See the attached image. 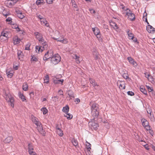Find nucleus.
I'll return each instance as SVG.
<instances>
[{
	"label": "nucleus",
	"mask_w": 155,
	"mask_h": 155,
	"mask_svg": "<svg viewBox=\"0 0 155 155\" xmlns=\"http://www.w3.org/2000/svg\"><path fill=\"white\" fill-rule=\"evenodd\" d=\"M52 38L58 41H59L63 44H66L68 43V40L66 38H64L63 35L58 31H56L54 33V36Z\"/></svg>",
	"instance_id": "f257e3e1"
},
{
	"label": "nucleus",
	"mask_w": 155,
	"mask_h": 155,
	"mask_svg": "<svg viewBox=\"0 0 155 155\" xmlns=\"http://www.w3.org/2000/svg\"><path fill=\"white\" fill-rule=\"evenodd\" d=\"M92 115L94 118H97L99 115V107L96 104H93L91 107Z\"/></svg>",
	"instance_id": "f03ea898"
},
{
	"label": "nucleus",
	"mask_w": 155,
	"mask_h": 155,
	"mask_svg": "<svg viewBox=\"0 0 155 155\" xmlns=\"http://www.w3.org/2000/svg\"><path fill=\"white\" fill-rule=\"evenodd\" d=\"M12 19L10 18V25L13 28H15V29L16 31L18 32H19L20 34L24 35L25 32L24 30L19 28L16 24L14 22H13L12 21Z\"/></svg>",
	"instance_id": "7ed1b4c3"
},
{
	"label": "nucleus",
	"mask_w": 155,
	"mask_h": 155,
	"mask_svg": "<svg viewBox=\"0 0 155 155\" xmlns=\"http://www.w3.org/2000/svg\"><path fill=\"white\" fill-rule=\"evenodd\" d=\"M10 34V31L8 29L5 28L2 31L0 35V41L2 40V37H4V40H7L8 38V36Z\"/></svg>",
	"instance_id": "20e7f679"
},
{
	"label": "nucleus",
	"mask_w": 155,
	"mask_h": 155,
	"mask_svg": "<svg viewBox=\"0 0 155 155\" xmlns=\"http://www.w3.org/2000/svg\"><path fill=\"white\" fill-rule=\"evenodd\" d=\"M61 57L58 54L54 55L51 59V62L53 64H58L61 61Z\"/></svg>",
	"instance_id": "39448f33"
},
{
	"label": "nucleus",
	"mask_w": 155,
	"mask_h": 155,
	"mask_svg": "<svg viewBox=\"0 0 155 155\" xmlns=\"http://www.w3.org/2000/svg\"><path fill=\"white\" fill-rule=\"evenodd\" d=\"M88 126L92 130H96L98 127V124L97 122L93 119L89 122Z\"/></svg>",
	"instance_id": "423d86ee"
},
{
	"label": "nucleus",
	"mask_w": 155,
	"mask_h": 155,
	"mask_svg": "<svg viewBox=\"0 0 155 155\" xmlns=\"http://www.w3.org/2000/svg\"><path fill=\"white\" fill-rule=\"evenodd\" d=\"M43 46H36L35 47L36 51L38 53L41 52L45 49H46L48 47V45L45 42L41 43Z\"/></svg>",
	"instance_id": "0eeeda50"
},
{
	"label": "nucleus",
	"mask_w": 155,
	"mask_h": 155,
	"mask_svg": "<svg viewBox=\"0 0 155 155\" xmlns=\"http://www.w3.org/2000/svg\"><path fill=\"white\" fill-rule=\"evenodd\" d=\"M54 53L53 51L52 50H50L45 54L43 58V60L47 61L50 58L51 59Z\"/></svg>",
	"instance_id": "6e6552de"
},
{
	"label": "nucleus",
	"mask_w": 155,
	"mask_h": 155,
	"mask_svg": "<svg viewBox=\"0 0 155 155\" xmlns=\"http://www.w3.org/2000/svg\"><path fill=\"white\" fill-rule=\"evenodd\" d=\"M126 15L127 16L129 19L131 21H133L135 19V15L132 13L131 11L127 9L126 10Z\"/></svg>",
	"instance_id": "1a4fd4ad"
},
{
	"label": "nucleus",
	"mask_w": 155,
	"mask_h": 155,
	"mask_svg": "<svg viewBox=\"0 0 155 155\" xmlns=\"http://www.w3.org/2000/svg\"><path fill=\"white\" fill-rule=\"evenodd\" d=\"M143 126L146 130L150 129V126L148 122L144 118H142L141 120Z\"/></svg>",
	"instance_id": "9d476101"
},
{
	"label": "nucleus",
	"mask_w": 155,
	"mask_h": 155,
	"mask_svg": "<svg viewBox=\"0 0 155 155\" xmlns=\"http://www.w3.org/2000/svg\"><path fill=\"white\" fill-rule=\"evenodd\" d=\"M127 33L128 36L129 38L130 39L133 40V41L134 42L137 43H138L137 38L134 37V35L131 33L129 30H128L127 31Z\"/></svg>",
	"instance_id": "9b49d317"
},
{
	"label": "nucleus",
	"mask_w": 155,
	"mask_h": 155,
	"mask_svg": "<svg viewBox=\"0 0 155 155\" xmlns=\"http://www.w3.org/2000/svg\"><path fill=\"white\" fill-rule=\"evenodd\" d=\"M34 35L36 38L38 40L39 42L41 43H44V40L43 39L42 35L38 32H35Z\"/></svg>",
	"instance_id": "f8f14e48"
},
{
	"label": "nucleus",
	"mask_w": 155,
	"mask_h": 155,
	"mask_svg": "<svg viewBox=\"0 0 155 155\" xmlns=\"http://www.w3.org/2000/svg\"><path fill=\"white\" fill-rule=\"evenodd\" d=\"M127 59L130 64L132 65L133 67H137L138 65L137 64L133 58L130 57H129L127 58Z\"/></svg>",
	"instance_id": "ddd939ff"
},
{
	"label": "nucleus",
	"mask_w": 155,
	"mask_h": 155,
	"mask_svg": "<svg viewBox=\"0 0 155 155\" xmlns=\"http://www.w3.org/2000/svg\"><path fill=\"white\" fill-rule=\"evenodd\" d=\"M117 84L120 89L123 90L125 89V82L124 81H118L117 82Z\"/></svg>",
	"instance_id": "4468645a"
},
{
	"label": "nucleus",
	"mask_w": 155,
	"mask_h": 155,
	"mask_svg": "<svg viewBox=\"0 0 155 155\" xmlns=\"http://www.w3.org/2000/svg\"><path fill=\"white\" fill-rule=\"evenodd\" d=\"M37 130L43 136L45 135V132L43 129V127L41 123L40 124H38V125H37Z\"/></svg>",
	"instance_id": "2eb2a0df"
},
{
	"label": "nucleus",
	"mask_w": 155,
	"mask_h": 155,
	"mask_svg": "<svg viewBox=\"0 0 155 155\" xmlns=\"http://www.w3.org/2000/svg\"><path fill=\"white\" fill-rule=\"evenodd\" d=\"M147 30L149 33H154L155 31L154 28L149 25L147 26Z\"/></svg>",
	"instance_id": "dca6fc26"
},
{
	"label": "nucleus",
	"mask_w": 155,
	"mask_h": 155,
	"mask_svg": "<svg viewBox=\"0 0 155 155\" xmlns=\"http://www.w3.org/2000/svg\"><path fill=\"white\" fill-rule=\"evenodd\" d=\"M41 24V25H45L48 27H49V25L48 22L46 21L45 18L40 21Z\"/></svg>",
	"instance_id": "f3484780"
},
{
	"label": "nucleus",
	"mask_w": 155,
	"mask_h": 155,
	"mask_svg": "<svg viewBox=\"0 0 155 155\" xmlns=\"http://www.w3.org/2000/svg\"><path fill=\"white\" fill-rule=\"evenodd\" d=\"M32 120L33 122L36 125L40 124V122L39 121L38 119L35 117L33 116L32 117Z\"/></svg>",
	"instance_id": "a211bd4d"
},
{
	"label": "nucleus",
	"mask_w": 155,
	"mask_h": 155,
	"mask_svg": "<svg viewBox=\"0 0 155 155\" xmlns=\"http://www.w3.org/2000/svg\"><path fill=\"white\" fill-rule=\"evenodd\" d=\"M18 95L19 97L21 99L23 102H26L27 100L25 98V96H24L23 93H22L20 91L18 93Z\"/></svg>",
	"instance_id": "6ab92c4d"
},
{
	"label": "nucleus",
	"mask_w": 155,
	"mask_h": 155,
	"mask_svg": "<svg viewBox=\"0 0 155 155\" xmlns=\"http://www.w3.org/2000/svg\"><path fill=\"white\" fill-rule=\"evenodd\" d=\"M15 12L17 16L20 18L22 19L25 17L23 13L21 11L16 10Z\"/></svg>",
	"instance_id": "aec40b11"
},
{
	"label": "nucleus",
	"mask_w": 155,
	"mask_h": 155,
	"mask_svg": "<svg viewBox=\"0 0 155 155\" xmlns=\"http://www.w3.org/2000/svg\"><path fill=\"white\" fill-rule=\"evenodd\" d=\"M64 81L63 79L58 80L57 78L53 79V82L54 84H62Z\"/></svg>",
	"instance_id": "412c9836"
},
{
	"label": "nucleus",
	"mask_w": 155,
	"mask_h": 155,
	"mask_svg": "<svg viewBox=\"0 0 155 155\" xmlns=\"http://www.w3.org/2000/svg\"><path fill=\"white\" fill-rule=\"evenodd\" d=\"M13 41L14 44L17 45L20 43L21 40L18 38V36H15L13 38Z\"/></svg>",
	"instance_id": "4be33fe9"
},
{
	"label": "nucleus",
	"mask_w": 155,
	"mask_h": 155,
	"mask_svg": "<svg viewBox=\"0 0 155 155\" xmlns=\"http://www.w3.org/2000/svg\"><path fill=\"white\" fill-rule=\"evenodd\" d=\"M92 30L94 34L95 35H97L100 33V30L97 27L92 28Z\"/></svg>",
	"instance_id": "5701e85b"
},
{
	"label": "nucleus",
	"mask_w": 155,
	"mask_h": 155,
	"mask_svg": "<svg viewBox=\"0 0 155 155\" xmlns=\"http://www.w3.org/2000/svg\"><path fill=\"white\" fill-rule=\"evenodd\" d=\"M56 131L57 134L60 136L62 137L63 134L62 130L58 127H56Z\"/></svg>",
	"instance_id": "b1692460"
},
{
	"label": "nucleus",
	"mask_w": 155,
	"mask_h": 155,
	"mask_svg": "<svg viewBox=\"0 0 155 155\" xmlns=\"http://www.w3.org/2000/svg\"><path fill=\"white\" fill-rule=\"evenodd\" d=\"M89 81L94 87H95L96 86H98V85L97 84V83L94 80L91 78H90Z\"/></svg>",
	"instance_id": "393cba45"
},
{
	"label": "nucleus",
	"mask_w": 155,
	"mask_h": 155,
	"mask_svg": "<svg viewBox=\"0 0 155 155\" xmlns=\"http://www.w3.org/2000/svg\"><path fill=\"white\" fill-rule=\"evenodd\" d=\"M69 107L68 105H66L63 108L62 111L65 113H68L69 111Z\"/></svg>",
	"instance_id": "a878e982"
},
{
	"label": "nucleus",
	"mask_w": 155,
	"mask_h": 155,
	"mask_svg": "<svg viewBox=\"0 0 155 155\" xmlns=\"http://www.w3.org/2000/svg\"><path fill=\"white\" fill-rule=\"evenodd\" d=\"M18 58L19 59H21L23 57V53L21 51L18 50Z\"/></svg>",
	"instance_id": "bb28decb"
},
{
	"label": "nucleus",
	"mask_w": 155,
	"mask_h": 155,
	"mask_svg": "<svg viewBox=\"0 0 155 155\" xmlns=\"http://www.w3.org/2000/svg\"><path fill=\"white\" fill-rule=\"evenodd\" d=\"M68 94L69 96V100L72 99V98H74V96L73 93L71 91H69L68 92Z\"/></svg>",
	"instance_id": "cd10ccee"
},
{
	"label": "nucleus",
	"mask_w": 155,
	"mask_h": 155,
	"mask_svg": "<svg viewBox=\"0 0 155 155\" xmlns=\"http://www.w3.org/2000/svg\"><path fill=\"white\" fill-rule=\"evenodd\" d=\"M86 148L88 151L90 152V150H91V145L88 142L86 141Z\"/></svg>",
	"instance_id": "c85d7f7f"
},
{
	"label": "nucleus",
	"mask_w": 155,
	"mask_h": 155,
	"mask_svg": "<svg viewBox=\"0 0 155 155\" xmlns=\"http://www.w3.org/2000/svg\"><path fill=\"white\" fill-rule=\"evenodd\" d=\"M140 90L141 92L145 95L147 94V92L145 88L143 86L140 87Z\"/></svg>",
	"instance_id": "c756f323"
},
{
	"label": "nucleus",
	"mask_w": 155,
	"mask_h": 155,
	"mask_svg": "<svg viewBox=\"0 0 155 155\" xmlns=\"http://www.w3.org/2000/svg\"><path fill=\"white\" fill-rule=\"evenodd\" d=\"M22 89L24 91H27L28 89V86L26 83L23 84L22 85Z\"/></svg>",
	"instance_id": "7c9ffc66"
},
{
	"label": "nucleus",
	"mask_w": 155,
	"mask_h": 155,
	"mask_svg": "<svg viewBox=\"0 0 155 155\" xmlns=\"http://www.w3.org/2000/svg\"><path fill=\"white\" fill-rule=\"evenodd\" d=\"M18 64L16 62H14L13 64V68L14 70H17L18 68Z\"/></svg>",
	"instance_id": "2f4dec72"
},
{
	"label": "nucleus",
	"mask_w": 155,
	"mask_h": 155,
	"mask_svg": "<svg viewBox=\"0 0 155 155\" xmlns=\"http://www.w3.org/2000/svg\"><path fill=\"white\" fill-rule=\"evenodd\" d=\"M64 116L67 117L68 119H71L72 118L73 116L72 114L69 113H65L64 115Z\"/></svg>",
	"instance_id": "473e14b6"
},
{
	"label": "nucleus",
	"mask_w": 155,
	"mask_h": 155,
	"mask_svg": "<svg viewBox=\"0 0 155 155\" xmlns=\"http://www.w3.org/2000/svg\"><path fill=\"white\" fill-rule=\"evenodd\" d=\"M93 54L95 59V60L97 59L99 57V54L96 51H94L93 52Z\"/></svg>",
	"instance_id": "72a5a7b5"
},
{
	"label": "nucleus",
	"mask_w": 155,
	"mask_h": 155,
	"mask_svg": "<svg viewBox=\"0 0 155 155\" xmlns=\"http://www.w3.org/2000/svg\"><path fill=\"white\" fill-rule=\"evenodd\" d=\"M71 142L75 146L77 147L78 145V143L77 141L74 139L72 140Z\"/></svg>",
	"instance_id": "f704fd0d"
},
{
	"label": "nucleus",
	"mask_w": 155,
	"mask_h": 155,
	"mask_svg": "<svg viewBox=\"0 0 155 155\" xmlns=\"http://www.w3.org/2000/svg\"><path fill=\"white\" fill-rule=\"evenodd\" d=\"M79 57L77 56L76 54H75L73 57V58L76 60V62L77 64H79L80 63V61L79 60Z\"/></svg>",
	"instance_id": "c9c22d12"
},
{
	"label": "nucleus",
	"mask_w": 155,
	"mask_h": 155,
	"mask_svg": "<svg viewBox=\"0 0 155 155\" xmlns=\"http://www.w3.org/2000/svg\"><path fill=\"white\" fill-rule=\"evenodd\" d=\"M143 21H145L147 23V24H149V22H148L147 20V13L145 12L143 14Z\"/></svg>",
	"instance_id": "e433bc0d"
},
{
	"label": "nucleus",
	"mask_w": 155,
	"mask_h": 155,
	"mask_svg": "<svg viewBox=\"0 0 155 155\" xmlns=\"http://www.w3.org/2000/svg\"><path fill=\"white\" fill-rule=\"evenodd\" d=\"M41 110L42 112L44 114H45L48 112V110L45 107L41 108Z\"/></svg>",
	"instance_id": "4c0bfd02"
},
{
	"label": "nucleus",
	"mask_w": 155,
	"mask_h": 155,
	"mask_svg": "<svg viewBox=\"0 0 155 155\" xmlns=\"http://www.w3.org/2000/svg\"><path fill=\"white\" fill-rule=\"evenodd\" d=\"M49 77L48 76L46 75L44 79V82L46 83H48L49 82Z\"/></svg>",
	"instance_id": "58836bf2"
},
{
	"label": "nucleus",
	"mask_w": 155,
	"mask_h": 155,
	"mask_svg": "<svg viewBox=\"0 0 155 155\" xmlns=\"http://www.w3.org/2000/svg\"><path fill=\"white\" fill-rule=\"evenodd\" d=\"M28 151H31L34 150L33 147L31 143H29L28 144Z\"/></svg>",
	"instance_id": "ea45409f"
},
{
	"label": "nucleus",
	"mask_w": 155,
	"mask_h": 155,
	"mask_svg": "<svg viewBox=\"0 0 155 155\" xmlns=\"http://www.w3.org/2000/svg\"><path fill=\"white\" fill-rule=\"evenodd\" d=\"M10 105L12 107H14V100L13 97H10Z\"/></svg>",
	"instance_id": "a19ab883"
},
{
	"label": "nucleus",
	"mask_w": 155,
	"mask_h": 155,
	"mask_svg": "<svg viewBox=\"0 0 155 155\" xmlns=\"http://www.w3.org/2000/svg\"><path fill=\"white\" fill-rule=\"evenodd\" d=\"M4 97L7 102H10V97L8 94H5L4 96Z\"/></svg>",
	"instance_id": "79ce46f5"
},
{
	"label": "nucleus",
	"mask_w": 155,
	"mask_h": 155,
	"mask_svg": "<svg viewBox=\"0 0 155 155\" xmlns=\"http://www.w3.org/2000/svg\"><path fill=\"white\" fill-rule=\"evenodd\" d=\"M32 58L31 59V61H35L36 62L38 61V59L34 55L31 56Z\"/></svg>",
	"instance_id": "37998d69"
},
{
	"label": "nucleus",
	"mask_w": 155,
	"mask_h": 155,
	"mask_svg": "<svg viewBox=\"0 0 155 155\" xmlns=\"http://www.w3.org/2000/svg\"><path fill=\"white\" fill-rule=\"evenodd\" d=\"M95 35L99 41H101L102 40V38L101 37V35L100 33L97 35Z\"/></svg>",
	"instance_id": "c03bdc74"
},
{
	"label": "nucleus",
	"mask_w": 155,
	"mask_h": 155,
	"mask_svg": "<svg viewBox=\"0 0 155 155\" xmlns=\"http://www.w3.org/2000/svg\"><path fill=\"white\" fill-rule=\"evenodd\" d=\"M123 77L125 79H128V80L130 79L128 74L125 73L123 75Z\"/></svg>",
	"instance_id": "a18cd8bd"
},
{
	"label": "nucleus",
	"mask_w": 155,
	"mask_h": 155,
	"mask_svg": "<svg viewBox=\"0 0 155 155\" xmlns=\"http://www.w3.org/2000/svg\"><path fill=\"white\" fill-rule=\"evenodd\" d=\"M150 129L146 130L147 131H149V133L152 136L153 134V131L150 129Z\"/></svg>",
	"instance_id": "49530a36"
},
{
	"label": "nucleus",
	"mask_w": 155,
	"mask_h": 155,
	"mask_svg": "<svg viewBox=\"0 0 155 155\" xmlns=\"http://www.w3.org/2000/svg\"><path fill=\"white\" fill-rule=\"evenodd\" d=\"M30 45L29 44H27L25 45V50H30Z\"/></svg>",
	"instance_id": "de8ad7c7"
},
{
	"label": "nucleus",
	"mask_w": 155,
	"mask_h": 155,
	"mask_svg": "<svg viewBox=\"0 0 155 155\" xmlns=\"http://www.w3.org/2000/svg\"><path fill=\"white\" fill-rule=\"evenodd\" d=\"M127 94L130 96H133L134 95V93L131 91H128L127 92Z\"/></svg>",
	"instance_id": "09e8293b"
},
{
	"label": "nucleus",
	"mask_w": 155,
	"mask_h": 155,
	"mask_svg": "<svg viewBox=\"0 0 155 155\" xmlns=\"http://www.w3.org/2000/svg\"><path fill=\"white\" fill-rule=\"evenodd\" d=\"M144 74L145 75V77L146 78H147L148 80H150V78H149V77L150 76V74H148L147 72L145 73Z\"/></svg>",
	"instance_id": "8fccbe9b"
},
{
	"label": "nucleus",
	"mask_w": 155,
	"mask_h": 155,
	"mask_svg": "<svg viewBox=\"0 0 155 155\" xmlns=\"http://www.w3.org/2000/svg\"><path fill=\"white\" fill-rule=\"evenodd\" d=\"M72 6L73 8H74L75 9V10L76 11L78 10V8L77 5L76 4H74L72 5Z\"/></svg>",
	"instance_id": "3c124183"
},
{
	"label": "nucleus",
	"mask_w": 155,
	"mask_h": 155,
	"mask_svg": "<svg viewBox=\"0 0 155 155\" xmlns=\"http://www.w3.org/2000/svg\"><path fill=\"white\" fill-rule=\"evenodd\" d=\"M113 28L115 29L116 31H117V29H118V27L117 24L115 23V24L114 25V26L113 27Z\"/></svg>",
	"instance_id": "603ef678"
},
{
	"label": "nucleus",
	"mask_w": 155,
	"mask_h": 155,
	"mask_svg": "<svg viewBox=\"0 0 155 155\" xmlns=\"http://www.w3.org/2000/svg\"><path fill=\"white\" fill-rule=\"evenodd\" d=\"M6 74H7V76L8 77H9L10 75V70L9 69H7L6 71Z\"/></svg>",
	"instance_id": "864d4df0"
},
{
	"label": "nucleus",
	"mask_w": 155,
	"mask_h": 155,
	"mask_svg": "<svg viewBox=\"0 0 155 155\" xmlns=\"http://www.w3.org/2000/svg\"><path fill=\"white\" fill-rule=\"evenodd\" d=\"M5 3L7 7H9V6L10 5V2L9 0L6 1Z\"/></svg>",
	"instance_id": "5fc2aeb1"
},
{
	"label": "nucleus",
	"mask_w": 155,
	"mask_h": 155,
	"mask_svg": "<svg viewBox=\"0 0 155 155\" xmlns=\"http://www.w3.org/2000/svg\"><path fill=\"white\" fill-rule=\"evenodd\" d=\"M54 0H46L47 3L48 4H51Z\"/></svg>",
	"instance_id": "6e6d98bb"
},
{
	"label": "nucleus",
	"mask_w": 155,
	"mask_h": 155,
	"mask_svg": "<svg viewBox=\"0 0 155 155\" xmlns=\"http://www.w3.org/2000/svg\"><path fill=\"white\" fill-rule=\"evenodd\" d=\"M36 4L38 5H39L41 4V0H37L36 2Z\"/></svg>",
	"instance_id": "4d7b16f0"
},
{
	"label": "nucleus",
	"mask_w": 155,
	"mask_h": 155,
	"mask_svg": "<svg viewBox=\"0 0 155 155\" xmlns=\"http://www.w3.org/2000/svg\"><path fill=\"white\" fill-rule=\"evenodd\" d=\"M89 11L91 13L94 14L95 12V10L92 8L89 9Z\"/></svg>",
	"instance_id": "13d9d810"
},
{
	"label": "nucleus",
	"mask_w": 155,
	"mask_h": 155,
	"mask_svg": "<svg viewBox=\"0 0 155 155\" xmlns=\"http://www.w3.org/2000/svg\"><path fill=\"white\" fill-rule=\"evenodd\" d=\"M37 17L40 19V21L44 18L43 17L40 15H38Z\"/></svg>",
	"instance_id": "bf43d9fd"
},
{
	"label": "nucleus",
	"mask_w": 155,
	"mask_h": 155,
	"mask_svg": "<svg viewBox=\"0 0 155 155\" xmlns=\"http://www.w3.org/2000/svg\"><path fill=\"white\" fill-rule=\"evenodd\" d=\"M30 155H31L32 154L34 153H35V152H34L33 151V150H31V151H28Z\"/></svg>",
	"instance_id": "052dcab7"
},
{
	"label": "nucleus",
	"mask_w": 155,
	"mask_h": 155,
	"mask_svg": "<svg viewBox=\"0 0 155 155\" xmlns=\"http://www.w3.org/2000/svg\"><path fill=\"white\" fill-rule=\"evenodd\" d=\"M144 147L147 150H149V147L147 144L144 145Z\"/></svg>",
	"instance_id": "680f3d73"
},
{
	"label": "nucleus",
	"mask_w": 155,
	"mask_h": 155,
	"mask_svg": "<svg viewBox=\"0 0 155 155\" xmlns=\"http://www.w3.org/2000/svg\"><path fill=\"white\" fill-rule=\"evenodd\" d=\"M115 23L112 21L110 22V25L111 26L113 27V26H114V25Z\"/></svg>",
	"instance_id": "e2e57ef3"
},
{
	"label": "nucleus",
	"mask_w": 155,
	"mask_h": 155,
	"mask_svg": "<svg viewBox=\"0 0 155 155\" xmlns=\"http://www.w3.org/2000/svg\"><path fill=\"white\" fill-rule=\"evenodd\" d=\"M75 101L77 102V103H76V104H78L80 102V100L79 98H76L75 99Z\"/></svg>",
	"instance_id": "0e129e2a"
},
{
	"label": "nucleus",
	"mask_w": 155,
	"mask_h": 155,
	"mask_svg": "<svg viewBox=\"0 0 155 155\" xmlns=\"http://www.w3.org/2000/svg\"><path fill=\"white\" fill-rule=\"evenodd\" d=\"M3 14L4 16H5L6 17L8 15H9V14L8 12H7L6 14L3 13Z\"/></svg>",
	"instance_id": "69168bd1"
},
{
	"label": "nucleus",
	"mask_w": 155,
	"mask_h": 155,
	"mask_svg": "<svg viewBox=\"0 0 155 155\" xmlns=\"http://www.w3.org/2000/svg\"><path fill=\"white\" fill-rule=\"evenodd\" d=\"M149 78H150V80H149V81H152L153 80V76L152 77L150 75V76L149 77Z\"/></svg>",
	"instance_id": "338daca9"
},
{
	"label": "nucleus",
	"mask_w": 155,
	"mask_h": 155,
	"mask_svg": "<svg viewBox=\"0 0 155 155\" xmlns=\"http://www.w3.org/2000/svg\"><path fill=\"white\" fill-rule=\"evenodd\" d=\"M63 91L61 90H60L58 91V94L60 95H63Z\"/></svg>",
	"instance_id": "774afa93"
}]
</instances>
